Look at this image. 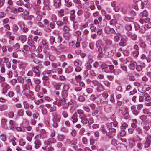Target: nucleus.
<instances>
[{
	"label": "nucleus",
	"mask_w": 151,
	"mask_h": 151,
	"mask_svg": "<svg viewBox=\"0 0 151 151\" xmlns=\"http://www.w3.org/2000/svg\"><path fill=\"white\" fill-rule=\"evenodd\" d=\"M102 45L101 42L100 40L96 41V45L98 48L96 52L98 53V58H101L104 56V54L102 52V47L101 46Z\"/></svg>",
	"instance_id": "nucleus-1"
},
{
	"label": "nucleus",
	"mask_w": 151,
	"mask_h": 151,
	"mask_svg": "<svg viewBox=\"0 0 151 151\" xmlns=\"http://www.w3.org/2000/svg\"><path fill=\"white\" fill-rule=\"evenodd\" d=\"M112 124V122L111 123L108 124L106 125L107 128L109 130V132L107 133V136L110 138H111L115 135L116 130L114 128L110 127V124Z\"/></svg>",
	"instance_id": "nucleus-2"
},
{
	"label": "nucleus",
	"mask_w": 151,
	"mask_h": 151,
	"mask_svg": "<svg viewBox=\"0 0 151 151\" xmlns=\"http://www.w3.org/2000/svg\"><path fill=\"white\" fill-rule=\"evenodd\" d=\"M41 135L40 134L37 135L35 137V140L34 142L35 145L34 147L36 149L39 148L41 145V142L40 140V139H41Z\"/></svg>",
	"instance_id": "nucleus-3"
},
{
	"label": "nucleus",
	"mask_w": 151,
	"mask_h": 151,
	"mask_svg": "<svg viewBox=\"0 0 151 151\" xmlns=\"http://www.w3.org/2000/svg\"><path fill=\"white\" fill-rule=\"evenodd\" d=\"M94 122V120L93 118L92 117H90L89 119H88L86 117L85 118L84 120L82 123L83 125H90L92 124Z\"/></svg>",
	"instance_id": "nucleus-4"
},
{
	"label": "nucleus",
	"mask_w": 151,
	"mask_h": 151,
	"mask_svg": "<svg viewBox=\"0 0 151 151\" xmlns=\"http://www.w3.org/2000/svg\"><path fill=\"white\" fill-rule=\"evenodd\" d=\"M77 112L79 115V117L81 119V123L84 120L85 118L87 117L86 115L84 113V110L81 109H78Z\"/></svg>",
	"instance_id": "nucleus-5"
},
{
	"label": "nucleus",
	"mask_w": 151,
	"mask_h": 151,
	"mask_svg": "<svg viewBox=\"0 0 151 151\" xmlns=\"http://www.w3.org/2000/svg\"><path fill=\"white\" fill-rule=\"evenodd\" d=\"M60 99H57L56 101L54 102L53 104L55 105H57L58 106H61V104L63 103L64 104L66 103V101L65 98H64L60 97Z\"/></svg>",
	"instance_id": "nucleus-6"
},
{
	"label": "nucleus",
	"mask_w": 151,
	"mask_h": 151,
	"mask_svg": "<svg viewBox=\"0 0 151 151\" xmlns=\"http://www.w3.org/2000/svg\"><path fill=\"white\" fill-rule=\"evenodd\" d=\"M52 120L53 121H54L58 122L60 121L61 119V116L60 115L54 113L52 114Z\"/></svg>",
	"instance_id": "nucleus-7"
},
{
	"label": "nucleus",
	"mask_w": 151,
	"mask_h": 151,
	"mask_svg": "<svg viewBox=\"0 0 151 151\" xmlns=\"http://www.w3.org/2000/svg\"><path fill=\"white\" fill-rule=\"evenodd\" d=\"M27 43L32 47H34L35 42L32 39V36H29L28 37Z\"/></svg>",
	"instance_id": "nucleus-8"
},
{
	"label": "nucleus",
	"mask_w": 151,
	"mask_h": 151,
	"mask_svg": "<svg viewBox=\"0 0 151 151\" xmlns=\"http://www.w3.org/2000/svg\"><path fill=\"white\" fill-rule=\"evenodd\" d=\"M131 109L132 111L133 114L135 115H137L139 113V111L136 109V106L134 105H133L131 107Z\"/></svg>",
	"instance_id": "nucleus-9"
},
{
	"label": "nucleus",
	"mask_w": 151,
	"mask_h": 151,
	"mask_svg": "<svg viewBox=\"0 0 151 151\" xmlns=\"http://www.w3.org/2000/svg\"><path fill=\"white\" fill-rule=\"evenodd\" d=\"M139 47L144 50H145L146 49L147 47L146 44L142 40L140 41L139 43Z\"/></svg>",
	"instance_id": "nucleus-10"
},
{
	"label": "nucleus",
	"mask_w": 151,
	"mask_h": 151,
	"mask_svg": "<svg viewBox=\"0 0 151 151\" xmlns=\"http://www.w3.org/2000/svg\"><path fill=\"white\" fill-rule=\"evenodd\" d=\"M106 31H107V33L108 34H111L115 35L116 34V32L114 29L113 28H111L109 27H107L106 28Z\"/></svg>",
	"instance_id": "nucleus-11"
},
{
	"label": "nucleus",
	"mask_w": 151,
	"mask_h": 151,
	"mask_svg": "<svg viewBox=\"0 0 151 151\" xmlns=\"http://www.w3.org/2000/svg\"><path fill=\"white\" fill-rule=\"evenodd\" d=\"M54 5L56 8H58L61 5V0H54Z\"/></svg>",
	"instance_id": "nucleus-12"
},
{
	"label": "nucleus",
	"mask_w": 151,
	"mask_h": 151,
	"mask_svg": "<svg viewBox=\"0 0 151 151\" xmlns=\"http://www.w3.org/2000/svg\"><path fill=\"white\" fill-rule=\"evenodd\" d=\"M78 115L76 113H75L71 117V119H72L73 123H75L78 121Z\"/></svg>",
	"instance_id": "nucleus-13"
},
{
	"label": "nucleus",
	"mask_w": 151,
	"mask_h": 151,
	"mask_svg": "<svg viewBox=\"0 0 151 151\" xmlns=\"http://www.w3.org/2000/svg\"><path fill=\"white\" fill-rule=\"evenodd\" d=\"M10 88V86L8 84H6L2 90V93L4 94H5L7 93V90Z\"/></svg>",
	"instance_id": "nucleus-14"
},
{
	"label": "nucleus",
	"mask_w": 151,
	"mask_h": 151,
	"mask_svg": "<svg viewBox=\"0 0 151 151\" xmlns=\"http://www.w3.org/2000/svg\"><path fill=\"white\" fill-rule=\"evenodd\" d=\"M65 138V135L63 134H58L57 136V139L58 140L60 141H63Z\"/></svg>",
	"instance_id": "nucleus-15"
},
{
	"label": "nucleus",
	"mask_w": 151,
	"mask_h": 151,
	"mask_svg": "<svg viewBox=\"0 0 151 151\" xmlns=\"http://www.w3.org/2000/svg\"><path fill=\"white\" fill-rule=\"evenodd\" d=\"M52 85L53 88L56 90H59L61 86V84L58 83L54 82Z\"/></svg>",
	"instance_id": "nucleus-16"
},
{
	"label": "nucleus",
	"mask_w": 151,
	"mask_h": 151,
	"mask_svg": "<svg viewBox=\"0 0 151 151\" xmlns=\"http://www.w3.org/2000/svg\"><path fill=\"white\" fill-rule=\"evenodd\" d=\"M32 70L33 72L35 75V76H40V75L39 73V71L38 69L36 67H33L32 69Z\"/></svg>",
	"instance_id": "nucleus-17"
},
{
	"label": "nucleus",
	"mask_w": 151,
	"mask_h": 151,
	"mask_svg": "<svg viewBox=\"0 0 151 151\" xmlns=\"http://www.w3.org/2000/svg\"><path fill=\"white\" fill-rule=\"evenodd\" d=\"M56 142V139L53 137L49 138L47 141V145H49L50 144L54 143Z\"/></svg>",
	"instance_id": "nucleus-18"
},
{
	"label": "nucleus",
	"mask_w": 151,
	"mask_h": 151,
	"mask_svg": "<svg viewBox=\"0 0 151 151\" xmlns=\"http://www.w3.org/2000/svg\"><path fill=\"white\" fill-rule=\"evenodd\" d=\"M126 40L124 38H122L119 43V45L120 46L124 47L126 45Z\"/></svg>",
	"instance_id": "nucleus-19"
},
{
	"label": "nucleus",
	"mask_w": 151,
	"mask_h": 151,
	"mask_svg": "<svg viewBox=\"0 0 151 151\" xmlns=\"http://www.w3.org/2000/svg\"><path fill=\"white\" fill-rule=\"evenodd\" d=\"M26 97L32 100H33L35 98L33 93L31 91H28V94L26 96Z\"/></svg>",
	"instance_id": "nucleus-20"
},
{
	"label": "nucleus",
	"mask_w": 151,
	"mask_h": 151,
	"mask_svg": "<svg viewBox=\"0 0 151 151\" xmlns=\"http://www.w3.org/2000/svg\"><path fill=\"white\" fill-rule=\"evenodd\" d=\"M22 51L21 50H18L15 52H14L12 53L13 56L14 58H17L18 57V55H20L22 53Z\"/></svg>",
	"instance_id": "nucleus-21"
},
{
	"label": "nucleus",
	"mask_w": 151,
	"mask_h": 151,
	"mask_svg": "<svg viewBox=\"0 0 151 151\" xmlns=\"http://www.w3.org/2000/svg\"><path fill=\"white\" fill-rule=\"evenodd\" d=\"M77 139L76 138H73L70 140L69 145H76L77 143Z\"/></svg>",
	"instance_id": "nucleus-22"
},
{
	"label": "nucleus",
	"mask_w": 151,
	"mask_h": 151,
	"mask_svg": "<svg viewBox=\"0 0 151 151\" xmlns=\"http://www.w3.org/2000/svg\"><path fill=\"white\" fill-rule=\"evenodd\" d=\"M128 142L129 145L131 148L135 146V143L134 139H129Z\"/></svg>",
	"instance_id": "nucleus-23"
},
{
	"label": "nucleus",
	"mask_w": 151,
	"mask_h": 151,
	"mask_svg": "<svg viewBox=\"0 0 151 151\" xmlns=\"http://www.w3.org/2000/svg\"><path fill=\"white\" fill-rule=\"evenodd\" d=\"M106 129V127L104 125H102L101 127L100 128V129L102 131L103 134H107V132Z\"/></svg>",
	"instance_id": "nucleus-24"
},
{
	"label": "nucleus",
	"mask_w": 151,
	"mask_h": 151,
	"mask_svg": "<svg viewBox=\"0 0 151 151\" xmlns=\"http://www.w3.org/2000/svg\"><path fill=\"white\" fill-rule=\"evenodd\" d=\"M19 39L22 43H24L27 40L26 36L24 35H21L19 36Z\"/></svg>",
	"instance_id": "nucleus-25"
},
{
	"label": "nucleus",
	"mask_w": 151,
	"mask_h": 151,
	"mask_svg": "<svg viewBox=\"0 0 151 151\" xmlns=\"http://www.w3.org/2000/svg\"><path fill=\"white\" fill-rule=\"evenodd\" d=\"M97 90L98 92H100L104 90V88H103V86L100 83H99L97 85Z\"/></svg>",
	"instance_id": "nucleus-26"
},
{
	"label": "nucleus",
	"mask_w": 151,
	"mask_h": 151,
	"mask_svg": "<svg viewBox=\"0 0 151 151\" xmlns=\"http://www.w3.org/2000/svg\"><path fill=\"white\" fill-rule=\"evenodd\" d=\"M144 96L145 97V100L147 101H149L151 100V98L147 93H145L143 94Z\"/></svg>",
	"instance_id": "nucleus-27"
},
{
	"label": "nucleus",
	"mask_w": 151,
	"mask_h": 151,
	"mask_svg": "<svg viewBox=\"0 0 151 151\" xmlns=\"http://www.w3.org/2000/svg\"><path fill=\"white\" fill-rule=\"evenodd\" d=\"M73 68L71 66H69L66 68L65 72L66 73H69L71 72L73 70Z\"/></svg>",
	"instance_id": "nucleus-28"
},
{
	"label": "nucleus",
	"mask_w": 151,
	"mask_h": 151,
	"mask_svg": "<svg viewBox=\"0 0 151 151\" xmlns=\"http://www.w3.org/2000/svg\"><path fill=\"white\" fill-rule=\"evenodd\" d=\"M8 106L6 104H2L0 106V111H3L7 109Z\"/></svg>",
	"instance_id": "nucleus-29"
},
{
	"label": "nucleus",
	"mask_w": 151,
	"mask_h": 151,
	"mask_svg": "<svg viewBox=\"0 0 151 151\" xmlns=\"http://www.w3.org/2000/svg\"><path fill=\"white\" fill-rule=\"evenodd\" d=\"M116 35L114 36V40L115 42H118L119 40V36L120 35V33H116Z\"/></svg>",
	"instance_id": "nucleus-30"
},
{
	"label": "nucleus",
	"mask_w": 151,
	"mask_h": 151,
	"mask_svg": "<svg viewBox=\"0 0 151 151\" xmlns=\"http://www.w3.org/2000/svg\"><path fill=\"white\" fill-rule=\"evenodd\" d=\"M73 28L75 29H77L78 27V22L76 21H74L73 22Z\"/></svg>",
	"instance_id": "nucleus-31"
},
{
	"label": "nucleus",
	"mask_w": 151,
	"mask_h": 151,
	"mask_svg": "<svg viewBox=\"0 0 151 151\" xmlns=\"http://www.w3.org/2000/svg\"><path fill=\"white\" fill-rule=\"evenodd\" d=\"M105 41L106 44L108 46H110L112 44V42L111 40L110 39L106 38Z\"/></svg>",
	"instance_id": "nucleus-32"
},
{
	"label": "nucleus",
	"mask_w": 151,
	"mask_h": 151,
	"mask_svg": "<svg viewBox=\"0 0 151 151\" xmlns=\"http://www.w3.org/2000/svg\"><path fill=\"white\" fill-rule=\"evenodd\" d=\"M133 19L131 17H125L124 18V20L127 22H132Z\"/></svg>",
	"instance_id": "nucleus-33"
},
{
	"label": "nucleus",
	"mask_w": 151,
	"mask_h": 151,
	"mask_svg": "<svg viewBox=\"0 0 151 151\" xmlns=\"http://www.w3.org/2000/svg\"><path fill=\"white\" fill-rule=\"evenodd\" d=\"M42 43L43 46H47L49 45L48 42L45 39H43L42 40Z\"/></svg>",
	"instance_id": "nucleus-34"
},
{
	"label": "nucleus",
	"mask_w": 151,
	"mask_h": 151,
	"mask_svg": "<svg viewBox=\"0 0 151 151\" xmlns=\"http://www.w3.org/2000/svg\"><path fill=\"white\" fill-rule=\"evenodd\" d=\"M12 29L14 32H16L18 30L19 27L16 24H14L13 25Z\"/></svg>",
	"instance_id": "nucleus-35"
},
{
	"label": "nucleus",
	"mask_w": 151,
	"mask_h": 151,
	"mask_svg": "<svg viewBox=\"0 0 151 151\" xmlns=\"http://www.w3.org/2000/svg\"><path fill=\"white\" fill-rule=\"evenodd\" d=\"M50 44L52 45H53L54 43H56L55 37L52 36L50 37Z\"/></svg>",
	"instance_id": "nucleus-36"
},
{
	"label": "nucleus",
	"mask_w": 151,
	"mask_h": 151,
	"mask_svg": "<svg viewBox=\"0 0 151 151\" xmlns=\"http://www.w3.org/2000/svg\"><path fill=\"white\" fill-rule=\"evenodd\" d=\"M66 3V6L68 7H71L72 5V3L69 1V0H64Z\"/></svg>",
	"instance_id": "nucleus-37"
},
{
	"label": "nucleus",
	"mask_w": 151,
	"mask_h": 151,
	"mask_svg": "<svg viewBox=\"0 0 151 151\" xmlns=\"http://www.w3.org/2000/svg\"><path fill=\"white\" fill-rule=\"evenodd\" d=\"M62 114L63 117L65 118H67L68 116V112L66 111H63Z\"/></svg>",
	"instance_id": "nucleus-38"
},
{
	"label": "nucleus",
	"mask_w": 151,
	"mask_h": 151,
	"mask_svg": "<svg viewBox=\"0 0 151 151\" xmlns=\"http://www.w3.org/2000/svg\"><path fill=\"white\" fill-rule=\"evenodd\" d=\"M57 110V108L55 106H51L49 110V112H55Z\"/></svg>",
	"instance_id": "nucleus-39"
},
{
	"label": "nucleus",
	"mask_w": 151,
	"mask_h": 151,
	"mask_svg": "<svg viewBox=\"0 0 151 151\" xmlns=\"http://www.w3.org/2000/svg\"><path fill=\"white\" fill-rule=\"evenodd\" d=\"M140 119L143 122H145L147 119V117L146 116L143 115L141 116L140 117Z\"/></svg>",
	"instance_id": "nucleus-40"
},
{
	"label": "nucleus",
	"mask_w": 151,
	"mask_h": 151,
	"mask_svg": "<svg viewBox=\"0 0 151 151\" xmlns=\"http://www.w3.org/2000/svg\"><path fill=\"white\" fill-rule=\"evenodd\" d=\"M69 28L66 25L64 26L63 28V30L66 33H68L69 32Z\"/></svg>",
	"instance_id": "nucleus-41"
},
{
	"label": "nucleus",
	"mask_w": 151,
	"mask_h": 151,
	"mask_svg": "<svg viewBox=\"0 0 151 151\" xmlns=\"http://www.w3.org/2000/svg\"><path fill=\"white\" fill-rule=\"evenodd\" d=\"M26 65V64L23 62H20L19 63V67L20 68H23Z\"/></svg>",
	"instance_id": "nucleus-42"
},
{
	"label": "nucleus",
	"mask_w": 151,
	"mask_h": 151,
	"mask_svg": "<svg viewBox=\"0 0 151 151\" xmlns=\"http://www.w3.org/2000/svg\"><path fill=\"white\" fill-rule=\"evenodd\" d=\"M125 28L126 30L128 31H131L132 29V27L131 24L126 25Z\"/></svg>",
	"instance_id": "nucleus-43"
},
{
	"label": "nucleus",
	"mask_w": 151,
	"mask_h": 151,
	"mask_svg": "<svg viewBox=\"0 0 151 151\" xmlns=\"http://www.w3.org/2000/svg\"><path fill=\"white\" fill-rule=\"evenodd\" d=\"M17 113L18 115L20 116H23L24 115V111L22 109H19L18 110Z\"/></svg>",
	"instance_id": "nucleus-44"
},
{
	"label": "nucleus",
	"mask_w": 151,
	"mask_h": 151,
	"mask_svg": "<svg viewBox=\"0 0 151 151\" xmlns=\"http://www.w3.org/2000/svg\"><path fill=\"white\" fill-rule=\"evenodd\" d=\"M83 109L87 112H89L90 111V109L88 106H84L83 107Z\"/></svg>",
	"instance_id": "nucleus-45"
},
{
	"label": "nucleus",
	"mask_w": 151,
	"mask_h": 151,
	"mask_svg": "<svg viewBox=\"0 0 151 151\" xmlns=\"http://www.w3.org/2000/svg\"><path fill=\"white\" fill-rule=\"evenodd\" d=\"M139 52L138 50H134L132 52V54L134 57H137L138 56Z\"/></svg>",
	"instance_id": "nucleus-46"
},
{
	"label": "nucleus",
	"mask_w": 151,
	"mask_h": 151,
	"mask_svg": "<svg viewBox=\"0 0 151 151\" xmlns=\"http://www.w3.org/2000/svg\"><path fill=\"white\" fill-rule=\"evenodd\" d=\"M74 64L75 66L76 67L81 66V63L78 60H75L74 62Z\"/></svg>",
	"instance_id": "nucleus-47"
},
{
	"label": "nucleus",
	"mask_w": 151,
	"mask_h": 151,
	"mask_svg": "<svg viewBox=\"0 0 151 151\" xmlns=\"http://www.w3.org/2000/svg\"><path fill=\"white\" fill-rule=\"evenodd\" d=\"M52 22H56V20L57 19V17L56 16V15L55 14H53L52 17L51 18Z\"/></svg>",
	"instance_id": "nucleus-48"
},
{
	"label": "nucleus",
	"mask_w": 151,
	"mask_h": 151,
	"mask_svg": "<svg viewBox=\"0 0 151 151\" xmlns=\"http://www.w3.org/2000/svg\"><path fill=\"white\" fill-rule=\"evenodd\" d=\"M63 24H67L68 23V18L67 17H64L63 18Z\"/></svg>",
	"instance_id": "nucleus-49"
},
{
	"label": "nucleus",
	"mask_w": 151,
	"mask_h": 151,
	"mask_svg": "<svg viewBox=\"0 0 151 151\" xmlns=\"http://www.w3.org/2000/svg\"><path fill=\"white\" fill-rule=\"evenodd\" d=\"M136 130L139 134L142 135L143 134V131L142 129L139 127H137L136 128Z\"/></svg>",
	"instance_id": "nucleus-50"
},
{
	"label": "nucleus",
	"mask_w": 151,
	"mask_h": 151,
	"mask_svg": "<svg viewBox=\"0 0 151 151\" xmlns=\"http://www.w3.org/2000/svg\"><path fill=\"white\" fill-rule=\"evenodd\" d=\"M92 116H97L98 113V111L97 109H94L92 110Z\"/></svg>",
	"instance_id": "nucleus-51"
},
{
	"label": "nucleus",
	"mask_w": 151,
	"mask_h": 151,
	"mask_svg": "<svg viewBox=\"0 0 151 151\" xmlns=\"http://www.w3.org/2000/svg\"><path fill=\"white\" fill-rule=\"evenodd\" d=\"M130 38L133 40L135 41L137 40V36L135 34H133L131 35Z\"/></svg>",
	"instance_id": "nucleus-52"
},
{
	"label": "nucleus",
	"mask_w": 151,
	"mask_h": 151,
	"mask_svg": "<svg viewBox=\"0 0 151 151\" xmlns=\"http://www.w3.org/2000/svg\"><path fill=\"white\" fill-rule=\"evenodd\" d=\"M117 141L115 139H113L111 141V144L114 146H116L117 145Z\"/></svg>",
	"instance_id": "nucleus-53"
},
{
	"label": "nucleus",
	"mask_w": 151,
	"mask_h": 151,
	"mask_svg": "<svg viewBox=\"0 0 151 151\" xmlns=\"http://www.w3.org/2000/svg\"><path fill=\"white\" fill-rule=\"evenodd\" d=\"M121 70L119 69H116L113 70V72L114 74L115 75H117L121 73Z\"/></svg>",
	"instance_id": "nucleus-54"
},
{
	"label": "nucleus",
	"mask_w": 151,
	"mask_h": 151,
	"mask_svg": "<svg viewBox=\"0 0 151 151\" xmlns=\"http://www.w3.org/2000/svg\"><path fill=\"white\" fill-rule=\"evenodd\" d=\"M61 95L62 98H65L68 96V93L66 91H63L61 93Z\"/></svg>",
	"instance_id": "nucleus-55"
},
{
	"label": "nucleus",
	"mask_w": 151,
	"mask_h": 151,
	"mask_svg": "<svg viewBox=\"0 0 151 151\" xmlns=\"http://www.w3.org/2000/svg\"><path fill=\"white\" fill-rule=\"evenodd\" d=\"M70 134L73 137H75L77 134V131L75 129H73L70 133Z\"/></svg>",
	"instance_id": "nucleus-56"
},
{
	"label": "nucleus",
	"mask_w": 151,
	"mask_h": 151,
	"mask_svg": "<svg viewBox=\"0 0 151 151\" xmlns=\"http://www.w3.org/2000/svg\"><path fill=\"white\" fill-rule=\"evenodd\" d=\"M57 25L59 27H61L63 26L64 24L63 22L60 21H58L56 22Z\"/></svg>",
	"instance_id": "nucleus-57"
},
{
	"label": "nucleus",
	"mask_w": 151,
	"mask_h": 151,
	"mask_svg": "<svg viewBox=\"0 0 151 151\" xmlns=\"http://www.w3.org/2000/svg\"><path fill=\"white\" fill-rule=\"evenodd\" d=\"M50 27L52 29H54L55 26V22H51L50 24Z\"/></svg>",
	"instance_id": "nucleus-58"
},
{
	"label": "nucleus",
	"mask_w": 151,
	"mask_h": 151,
	"mask_svg": "<svg viewBox=\"0 0 151 151\" xmlns=\"http://www.w3.org/2000/svg\"><path fill=\"white\" fill-rule=\"evenodd\" d=\"M151 143V142H150L146 141L144 143V147L146 148L149 147L150 146Z\"/></svg>",
	"instance_id": "nucleus-59"
},
{
	"label": "nucleus",
	"mask_w": 151,
	"mask_h": 151,
	"mask_svg": "<svg viewBox=\"0 0 151 151\" xmlns=\"http://www.w3.org/2000/svg\"><path fill=\"white\" fill-rule=\"evenodd\" d=\"M78 99L79 101L81 102H84L85 100V98L82 96H79L78 98Z\"/></svg>",
	"instance_id": "nucleus-60"
},
{
	"label": "nucleus",
	"mask_w": 151,
	"mask_h": 151,
	"mask_svg": "<svg viewBox=\"0 0 151 151\" xmlns=\"http://www.w3.org/2000/svg\"><path fill=\"white\" fill-rule=\"evenodd\" d=\"M126 134V132L124 130H122L119 132V135L121 137H122L124 136Z\"/></svg>",
	"instance_id": "nucleus-61"
},
{
	"label": "nucleus",
	"mask_w": 151,
	"mask_h": 151,
	"mask_svg": "<svg viewBox=\"0 0 151 151\" xmlns=\"http://www.w3.org/2000/svg\"><path fill=\"white\" fill-rule=\"evenodd\" d=\"M69 86L68 85H65L63 88V90L66 91L69 89Z\"/></svg>",
	"instance_id": "nucleus-62"
},
{
	"label": "nucleus",
	"mask_w": 151,
	"mask_h": 151,
	"mask_svg": "<svg viewBox=\"0 0 151 151\" xmlns=\"http://www.w3.org/2000/svg\"><path fill=\"white\" fill-rule=\"evenodd\" d=\"M128 125L125 122H124L122 124L121 128L122 129H125L127 127Z\"/></svg>",
	"instance_id": "nucleus-63"
},
{
	"label": "nucleus",
	"mask_w": 151,
	"mask_h": 151,
	"mask_svg": "<svg viewBox=\"0 0 151 151\" xmlns=\"http://www.w3.org/2000/svg\"><path fill=\"white\" fill-rule=\"evenodd\" d=\"M14 50H17L19 48L20 45L18 43L16 44L13 47Z\"/></svg>",
	"instance_id": "nucleus-64"
}]
</instances>
